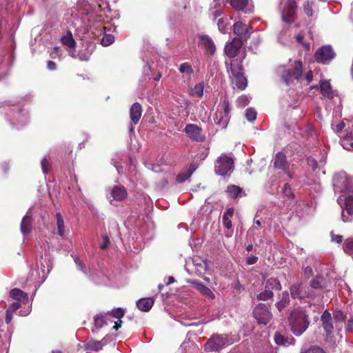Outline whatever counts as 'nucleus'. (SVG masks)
<instances>
[{
    "label": "nucleus",
    "instance_id": "f257e3e1",
    "mask_svg": "<svg viewBox=\"0 0 353 353\" xmlns=\"http://www.w3.org/2000/svg\"><path fill=\"white\" fill-rule=\"evenodd\" d=\"M292 332L296 336L301 335L310 324L308 314L305 309L298 307L292 310L289 316Z\"/></svg>",
    "mask_w": 353,
    "mask_h": 353
},
{
    "label": "nucleus",
    "instance_id": "f03ea898",
    "mask_svg": "<svg viewBox=\"0 0 353 353\" xmlns=\"http://www.w3.org/2000/svg\"><path fill=\"white\" fill-rule=\"evenodd\" d=\"M234 168L233 159L225 154H222L215 162V172L222 176L230 175Z\"/></svg>",
    "mask_w": 353,
    "mask_h": 353
},
{
    "label": "nucleus",
    "instance_id": "7ed1b4c3",
    "mask_svg": "<svg viewBox=\"0 0 353 353\" xmlns=\"http://www.w3.org/2000/svg\"><path fill=\"white\" fill-rule=\"evenodd\" d=\"M270 304L260 303L253 309L252 314L259 325H266L272 319Z\"/></svg>",
    "mask_w": 353,
    "mask_h": 353
},
{
    "label": "nucleus",
    "instance_id": "20e7f679",
    "mask_svg": "<svg viewBox=\"0 0 353 353\" xmlns=\"http://www.w3.org/2000/svg\"><path fill=\"white\" fill-rule=\"evenodd\" d=\"M303 74V64L301 61H295L292 69L284 70L281 74L282 81L289 85L294 79L300 80Z\"/></svg>",
    "mask_w": 353,
    "mask_h": 353
},
{
    "label": "nucleus",
    "instance_id": "39448f33",
    "mask_svg": "<svg viewBox=\"0 0 353 353\" xmlns=\"http://www.w3.org/2000/svg\"><path fill=\"white\" fill-rule=\"evenodd\" d=\"M228 337L219 334H213L204 345L206 352H218L228 343Z\"/></svg>",
    "mask_w": 353,
    "mask_h": 353
},
{
    "label": "nucleus",
    "instance_id": "423d86ee",
    "mask_svg": "<svg viewBox=\"0 0 353 353\" xmlns=\"http://www.w3.org/2000/svg\"><path fill=\"white\" fill-rule=\"evenodd\" d=\"M291 297L294 299H303L305 298H314L315 294L312 290H306L301 281L294 283L290 288Z\"/></svg>",
    "mask_w": 353,
    "mask_h": 353
},
{
    "label": "nucleus",
    "instance_id": "0eeeda50",
    "mask_svg": "<svg viewBox=\"0 0 353 353\" xmlns=\"http://www.w3.org/2000/svg\"><path fill=\"white\" fill-rule=\"evenodd\" d=\"M252 26L247 25L242 21H236L233 25V32L243 43L247 42L252 34Z\"/></svg>",
    "mask_w": 353,
    "mask_h": 353
},
{
    "label": "nucleus",
    "instance_id": "6e6552de",
    "mask_svg": "<svg viewBox=\"0 0 353 353\" xmlns=\"http://www.w3.org/2000/svg\"><path fill=\"white\" fill-rule=\"evenodd\" d=\"M183 132L192 141L204 142L206 139L205 135L203 134L202 128L196 124H187Z\"/></svg>",
    "mask_w": 353,
    "mask_h": 353
},
{
    "label": "nucleus",
    "instance_id": "1a4fd4ad",
    "mask_svg": "<svg viewBox=\"0 0 353 353\" xmlns=\"http://www.w3.org/2000/svg\"><path fill=\"white\" fill-rule=\"evenodd\" d=\"M335 53L330 46L319 48L314 54L315 61L319 63L325 64L332 60Z\"/></svg>",
    "mask_w": 353,
    "mask_h": 353
},
{
    "label": "nucleus",
    "instance_id": "9d476101",
    "mask_svg": "<svg viewBox=\"0 0 353 353\" xmlns=\"http://www.w3.org/2000/svg\"><path fill=\"white\" fill-rule=\"evenodd\" d=\"M198 46L204 50L208 55L212 56L216 52V46L212 39L207 34L199 35Z\"/></svg>",
    "mask_w": 353,
    "mask_h": 353
},
{
    "label": "nucleus",
    "instance_id": "9b49d317",
    "mask_svg": "<svg viewBox=\"0 0 353 353\" xmlns=\"http://www.w3.org/2000/svg\"><path fill=\"white\" fill-rule=\"evenodd\" d=\"M244 43L239 41V38H233L231 41L228 42L224 48L225 55L230 58L236 57L243 46Z\"/></svg>",
    "mask_w": 353,
    "mask_h": 353
},
{
    "label": "nucleus",
    "instance_id": "f8f14e48",
    "mask_svg": "<svg viewBox=\"0 0 353 353\" xmlns=\"http://www.w3.org/2000/svg\"><path fill=\"white\" fill-rule=\"evenodd\" d=\"M297 5L296 0H288L287 4L282 13V19L284 21L291 23L296 13Z\"/></svg>",
    "mask_w": 353,
    "mask_h": 353
},
{
    "label": "nucleus",
    "instance_id": "ddd939ff",
    "mask_svg": "<svg viewBox=\"0 0 353 353\" xmlns=\"http://www.w3.org/2000/svg\"><path fill=\"white\" fill-rule=\"evenodd\" d=\"M273 163L274 168L281 170L289 174V163L286 156L283 152H279L276 154Z\"/></svg>",
    "mask_w": 353,
    "mask_h": 353
},
{
    "label": "nucleus",
    "instance_id": "4468645a",
    "mask_svg": "<svg viewBox=\"0 0 353 353\" xmlns=\"http://www.w3.org/2000/svg\"><path fill=\"white\" fill-rule=\"evenodd\" d=\"M343 205L348 216L345 214L344 209L343 208L341 212L342 221L345 223L350 222L352 221V219L350 218V216H353V196L349 195L346 196L344 200Z\"/></svg>",
    "mask_w": 353,
    "mask_h": 353
},
{
    "label": "nucleus",
    "instance_id": "2eb2a0df",
    "mask_svg": "<svg viewBox=\"0 0 353 353\" xmlns=\"http://www.w3.org/2000/svg\"><path fill=\"white\" fill-rule=\"evenodd\" d=\"M319 90L323 97L328 99H333L335 94L329 81L322 79L319 81Z\"/></svg>",
    "mask_w": 353,
    "mask_h": 353
},
{
    "label": "nucleus",
    "instance_id": "dca6fc26",
    "mask_svg": "<svg viewBox=\"0 0 353 353\" xmlns=\"http://www.w3.org/2000/svg\"><path fill=\"white\" fill-rule=\"evenodd\" d=\"M312 290H323L327 286L326 279L321 274L316 275L310 282Z\"/></svg>",
    "mask_w": 353,
    "mask_h": 353
},
{
    "label": "nucleus",
    "instance_id": "f3484780",
    "mask_svg": "<svg viewBox=\"0 0 353 353\" xmlns=\"http://www.w3.org/2000/svg\"><path fill=\"white\" fill-rule=\"evenodd\" d=\"M322 326L327 335L333 332L334 327L332 325V320L331 314L327 310L324 311L321 316Z\"/></svg>",
    "mask_w": 353,
    "mask_h": 353
},
{
    "label": "nucleus",
    "instance_id": "a211bd4d",
    "mask_svg": "<svg viewBox=\"0 0 353 353\" xmlns=\"http://www.w3.org/2000/svg\"><path fill=\"white\" fill-rule=\"evenodd\" d=\"M142 114L141 105L136 102L133 103L130 109V117L131 121L134 124H137L141 119Z\"/></svg>",
    "mask_w": 353,
    "mask_h": 353
},
{
    "label": "nucleus",
    "instance_id": "6ab92c4d",
    "mask_svg": "<svg viewBox=\"0 0 353 353\" xmlns=\"http://www.w3.org/2000/svg\"><path fill=\"white\" fill-rule=\"evenodd\" d=\"M197 169L196 163H191L189 167L184 171L181 172L176 177V182L181 183L188 180Z\"/></svg>",
    "mask_w": 353,
    "mask_h": 353
},
{
    "label": "nucleus",
    "instance_id": "aec40b11",
    "mask_svg": "<svg viewBox=\"0 0 353 353\" xmlns=\"http://www.w3.org/2000/svg\"><path fill=\"white\" fill-rule=\"evenodd\" d=\"M110 194L114 200L121 201L127 197L128 194L123 186L115 185L112 188Z\"/></svg>",
    "mask_w": 353,
    "mask_h": 353
},
{
    "label": "nucleus",
    "instance_id": "412c9836",
    "mask_svg": "<svg viewBox=\"0 0 353 353\" xmlns=\"http://www.w3.org/2000/svg\"><path fill=\"white\" fill-rule=\"evenodd\" d=\"M230 119V116L223 114V112L219 110H217L214 117L215 123L218 125L221 129L226 128Z\"/></svg>",
    "mask_w": 353,
    "mask_h": 353
},
{
    "label": "nucleus",
    "instance_id": "4be33fe9",
    "mask_svg": "<svg viewBox=\"0 0 353 353\" xmlns=\"http://www.w3.org/2000/svg\"><path fill=\"white\" fill-rule=\"evenodd\" d=\"M32 216L29 214V212H27L23 216L20 225V230L23 234L27 235L32 232Z\"/></svg>",
    "mask_w": 353,
    "mask_h": 353
},
{
    "label": "nucleus",
    "instance_id": "5701e85b",
    "mask_svg": "<svg viewBox=\"0 0 353 353\" xmlns=\"http://www.w3.org/2000/svg\"><path fill=\"white\" fill-rule=\"evenodd\" d=\"M230 72L232 77L241 74H244V68L242 61L239 59H233L230 61Z\"/></svg>",
    "mask_w": 353,
    "mask_h": 353
},
{
    "label": "nucleus",
    "instance_id": "b1692460",
    "mask_svg": "<svg viewBox=\"0 0 353 353\" xmlns=\"http://www.w3.org/2000/svg\"><path fill=\"white\" fill-rule=\"evenodd\" d=\"M10 296L12 299L23 303L27 302L28 299L27 293L19 288H14L11 290L10 292Z\"/></svg>",
    "mask_w": 353,
    "mask_h": 353
},
{
    "label": "nucleus",
    "instance_id": "393cba45",
    "mask_svg": "<svg viewBox=\"0 0 353 353\" xmlns=\"http://www.w3.org/2000/svg\"><path fill=\"white\" fill-rule=\"evenodd\" d=\"M154 304V300L152 298H143L139 299L137 302V307L143 312H148Z\"/></svg>",
    "mask_w": 353,
    "mask_h": 353
},
{
    "label": "nucleus",
    "instance_id": "a878e982",
    "mask_svg": "<svg viewBox=\"0 0 353 353\" xmlns=\"http://www.w3.org/2000/svg\"><path fill=\"white\" fill-rule=\"evenodd\" d=\"M192 283L195 285L196 289L203 295H204L211 299H213L214 298V294L211 291V290L209 288H208L207 286H205V285H203L201 282L192 281Z\"/></svg>",
    "mask_w": 353,
    "mask_h": 353
},
{
    "label": "nucleus",
    "instance_id": "bb28decb",
    "mask_svg": "<svg viewBox=\"0 0 353 353\" xmlns=\"http://www.w3.org/2000/svg\"><path fill=\"white\" fill-rule=\"evenodd\" d=\"M265 288L272 292L273 290L280 291L282 289V285L278 279L270 277L266 281Z\"/></svg>",
    "mask_w": 353,
    "mask_h": 353
},
{
    "label": "nucleus",
    "instance_id": "cd10ccee",
    "mask_svg": "<svg viewBox=\"0 0 353 353\" xmlns=\"http://www.w3.org/2000/svg\"><path fill=\"white\" fill-rule=\"evenodd\" d=\"M233 83L241 90H243L248 85V80L244 74L233 76Z\"/></svg>",
    "mask_w": 353,
    "mask_h": 353
},
{
    "label": "nucleus",
    "instance_id": "c85d7f7f",
    "mask_svg": "<svg viewBox=\"0 0 353 353\" xmlns=\"http://www.w3.org/2000/svg\"><path fill=\"white\" fill-rule=\"evenodd\" d=\"M290 303L289 293L287 291H284L281 294V298L279 301L275 303V307L279 312H281L285 307H286Z\"/></svg>",
    "mask_w": 353,
    "mask_h": 353
},
{
    "label": "nucleus",
    "instance_id": "c756f323",
    "mask_svg": "<svg viewBox=\"0 0 353 353\" xmlns=\"http://www.w3.org/2000/svg\"><path fill=\"white\" fill-rule=\"evenodd\" d=\"M242 188L236 185H230L227 187L226 193L232 199H236L242 193Z\"/></svg>",
    "mask_w": 353,
    "mask_h": 353
},
{
    "label": "nucleus",
    "instance_id": "7c9ffc66",
    "mask_svg": "<svg viewBox=\"0 0 353 353\" xmlns=\"http://www.w3.org/2000/svg\"><path fill=\"white\" fill-rule=\"evenodd\" d=\"M84 347L85 350L90 351H99L103 348L102 343L100 341L92 339L85 343Z\"/></svg>",
    "mask_w": 353,
    "mask_h": 353
},
{
    "label": "nucleus",
    "instance_id": "2f4dec72",
    "mask_svg": "<svg viewBox=\"0 0 353 353\" xmlns=\"http://www.w3.org/2000/svg\"><path fill=\"white\" fill-rule=\"evenodd\" d=\"M234 209L233 208H228L223 215V224L227 229H231L232 226L230 217L234 216Z\"/></svg>",
    "mask_w": 353,
    "mask_h": 353
},
{
    "label": "nucleus",
    "instance_id": "473e14b6",
    "mask_svg": "<svg viewBox=\"0 0 353 353\" xmlns=\"http://www.w3.org/2000/svg\"><path fill=\"white\" fill-rule=\"evenodd\" d=\"M274 342L279 345H288L290 344V338L276 332L274 336Z\"/></svg>",
    "mask_w": 353,
    "mask_h": 353
},
{
    "label": "nucleus",
    "instance_id": "72a5a7b5",
    "mask_svg": "<svg viewBox=\"0 0 353 353\" xmlns=\"http://www.w3.org/2000/svg\"><path fill=\"white\" fill-rule=\"evenodd\" d=\"M61 42L69 48H73L76 46V41H74L70 31H68L67 34L61 38Z\"/></svg>",
    "mask_w": 353,
    "mask_h": 353
},
{
    "label": "nucleus",
    "instance_id": "f704fd0d",
    "mask_svg": "<svg viewBox=\"0 0 353 353\" xmlns=\"http://www.w3.org/2000/svg\"><path fill=\"white\" fill-rule=\"evenodd\" d=\"M249 0H228L230 6L236 10H243L248 4Z\"/></svg>",
    "mask_w": 353,
    "mask_h": 353
},
{
    "label": "nucleus",
    "instance_id": "c9c22d12",
    "mask_svg": "<svg viewBox=\"0 0 353 353\" xmlns=\"http://www.w3.org/2000/svg\"><path fill=\"white\" fill-rule=\"evenodd\" d=\"M57 219V226L58 230V234L62 238L65 237V228H64V221L62 217V215L60 212H57L56 214Z\"/></svg>",
    "mask_w": 353,
    "mask_h": 353
},
{
    "label": "nucleus",
    "instance_id": "e433bc0d",
    "mask_svg": "<svg viewBox=\"0 0 353 353\" xmlns=\"http://www.w3.org/2000/svg\"><path fill=\"white\" fill-rule=\"evenodd\" d=\"M273 296V292L265 288V290L263 292H260L256 295V299L257 301H265L272 299Z\"/></svg>",
    "mask_w": 353,
    "mask_h": 353
},
{
    "label": "nucleus",
    "instance_id": "4c0bfd02",
    "mask_svg": "<svg viewBox=\"0 0 353 353\" xmlns=\"http://www.w3.org/2000/svg\"><path fill=\"white\" fill-rule=\"evenodd\" d=\"M108 314L103 313L99 315H97L94 317V326L97 328H101L104 325H107L106 317Z\"/></svg>",
    "mask_w": 353,
    "mask_h": 353
},
{
    "label": "nucleus",
    "instance_id": "58836bf2",
    "mask_svg": "<svg viewBox=\"0 0 353 353\" xmlns=\"http://www.w3.org/2000/svg\"><path fill=\"white\" fill-rule=\"evenodd\" d=\"M343 251L349 254H353V239H347L343 244Z\"/></svg>",
    "mask_w": 353,
    "mask_h": 353
},
{
    "label": "nucleus",
    "instance_id": "ea45409f",
    "mask_svg": "<svg viewBox=\"0 0 353 353\" xmlns=\"http://www.w3.org/2000/svg\"><path fill=\"white\" fill-rule=\"evenodd\" d=\"M250 103L248 97L245 95H241L237 98L236 101V107L239 108H243L248 105Z\"/></svg>",
    "mask_w": 353,
    "mask_h": 353
},
{
    "label": "nucleus",
    "instance_id": "a19ab883",
    "mask_svg": "<svg viewBox=\"0 0 353 353\" xmlns=\"http://www.w3.org/2000/svg\"><path fill=\"white\" fill-rule=\"evenodd\" d=\"M110 314L114 319H121L125 315V310L121 307L114 308L110 311Z\"/></svg>",
    "mask_w": 353,
    "mask_h": 353
},
{
    "label": "nucleus",
    "instance_id": "79ce46f5",
    "mask_svg": "<svg viewBox=\"0 0 353 353\" xmlns=\"http://www.w3.org/2000/svg\"><path fill=\"white\" fill-rule=\"evenodd\" d=\"M231 110H232V108H231V105L229 102V100L227 98L224 99V100L223 101V102L221 103V109L220 111L222 112L223 114L230 116V114L231 112Z\"/></svg>",
    "mask_w": 353,
    "mask_h": 353
},
{
    "label": "nucleus",
    "instance_id": "37998d69",
    "mask_svg": "<svg viewBox=\"0 0 353 353\" xmlns=\"http://www.w3.org/2000/svg\"><path fill=\"white\" fill-rule=\"evenodd\" d=\"M203 88L204 85L203 83H196L194 88L192 90V94L193 95H196L199 97H201L203 94Z\"/></svg>",
    "mask_w": 353,
    "mask_h": 353
},
{
    "label": "nucleus",
    "instance_id": "c03bdc74",
    "mask_svg": "<svg viewBox=\"0 0 353 353\" xmlns=\"http://www.w3.org/2000/svg\"><path fill=\"white\" fill-rule=\"evenodd\" d=\"M179 70L181 73H186L188 74H191L194 72L192 65L188 62L181 64Z\"/></svg>",
    "mask_w": 353,
    "mask_h": 353
},
{
    "label": "nucleus",
    "instance_id": "a18cd8bd",
    "mask_svg": "<svg viewBox=\"0 0 353 353\" xmlns=\"http://www.w3.org/2000/svg\"><path fill=\"white\" fill-rule=\"evenodd\" d=\"M114 41V37L110 34H104L101 39V45L103 46H108L111 45Z\"/></svg>",
    "mask_w": 353,
    "mask_h": 353
},
{
    "label": "nucleus",
    "instance_id": "49530a36",
    "mask_svg": "<svg viewBox=\"0 0 353 353\" xmlns=\"http://www.w3.org/2000/svg\"><path fill=\"white\" fill-rule=\"evenodd\" d=\"M296 41L302 45L305 49L309 50L310 49V43L304 41V35L302 33H299L296 36Z\"/></svg>",
    "mask_w": 353,
    "mask_h": 353
},
{
    "label": "nucleus",
    "instance_id": "de8ad7c7",
    "mask_svg": "<svg viewBox=\"0 0 353 353\" xmlns=\"http://www.w3.org/2000/svg\"><path fill=\"white\" fill-rule=\"evenodd\" d=\"M245 117L249 121H253L256 118V112L252 108H248L245 110Z\"/></svg>",
    "mask_w": 353,
    "mask_h": 353
},
{
    "label": "nucleus",
    "instance_id": "09e8293b",
    "mask_svg": "<svg viewBox=\"0 0 353 353\" xmlns=\"http://www.w3.org/2000/svg\"><path fill=\"white\" fill-rule=\"evenodd\" d=\"M346 318V315L341 310H336L334 312V319L336 322H343Z\"/></svg>",
    "mask_w": 353,
    "mask_h": 353
},
{
    "label": "nucleus",
    "instance_id": "8fccbe9b",
    "mask_svg": "<svg viewBox=\"0 0 353 353\" xmlns=\"http://www.w3.org/2000/svg\"><path fill=\"white\" fill-rule=\"evenodd\" d=\"M303 9L305 14L308 17L312 16V3L307 1L303 4Z\"/></svg>",
    "mask_w": 353,
    "mask_h": 353
},
{
    "label": "nucleus",
    "instance_id": "3c124183",
    "mask_svg": "<svg viewBox=\"0 0 353 353\" xmlns=\"http://www.w3.org/2000/svg\"><path fill=\"white\" fill-rule=\"evenodd\" d=\"M283 193L285 194V196L288 198H294V195L293 192H292L291 187L288 183H285L283 185V188L282 189Z\"/></svg>",
    "mask_w": 353,
    "mask_h": 353
},
{
    "label": "nucleus",
    "instance_id": "603ef678",
    "mask_svg": "<svg viewBox=\"0 0 353 353\" xmlns=\"http://www.w3.org/2000/svg\"><path fill=\"white\" fill-rule=\"evenodd\" d=\"M102 239L103 240V243L101 245L100 248L101 250H105L110 245V238L106 234H105L102 235Z\"/></svg>",
    "mask_w": 353,
    "mask_h": 353
},
{
    "label": "nucleus",
    "instance_id": "864d4df0",
    "mask_svg": "<svg viewBox=\"0 0 353 353\" xmlns=\"http://www.w3.org/2000/svg\"><path fill=\"white\" fill-rule=\"evenodd\" d=\"M41 164L43 174H48L49 171V163L48 161V159L46 158H43L41 160Z\"/></svg>",
    "mask_w": 353,
    "mask_h": 353
},
{
    "label": "nucleus",
    "instance_id": "5fc2aeb1",
    "mask_svg": "<svg viewBox=\"0 0 353 353\" xmlns=\"http://www.w3.org/2000/svg\"><path fill=\"white\" fill-rule=\"evenodd\" d=\"M74 262L77 265V268L81 272L86 273V268L83 263L80 260L79 258L77 257L74 259Z\"/></svg>",
    "mask_w": 353,
    "mask_h": 353
},
{
    "label": "nucleus",
    "instance_id": "6e6d98bb",
    "mask_svg": "<svg viewBox=\"0 0 353 353\" xmlns=\"http://www.w3.org/2000/svg\"><path fill=\"white\" fill-rule=\"evenodd\" d=\"M302 353H325L323 349L319 347H311L310 348L306 350Z\"/></svg>",
    "mask_w": 353,
    "mask_h": 353
},
{
    "label": "nucleus",
    "instance_id": "4d7b16f0",
    "mask_svg": "<svg viewBox=\"0 0 353 353\" xmlns=\"http://www.w3.org/2000/svg\"><path fill=\"white\" fill-rule=\"evenodd\" d=\"M21 307V302L17 301V302L12 303L11 305H10L7 310L14 313L16 310L19 309Z\"/></svg>",
    "mask_w": 353,
    "mask_h": 353
},
{
    "label": "nucleus",
    "instance_id": "13d9d810",
    "mask_svg": "<svg viewBox=\"0 0 353 353\" xmlns=\"http://www.w3.org/2000/svg\"><path fill=\"white\" fill-rule=\"evenodd\" d=\"M258 259H259L258 256L251 255L246 258V263L250 265H254L258 261Z\"/></svg>",
    "mask_w": 353,
    "mask_h": 353
},
{
    "label": "nucleus",
    "instance_id": "bf43d9fd",
    "mask_svg": "<svg viewBox=\"0 0 353 353\" xmlns=\"http://www.w3.org/2000/svg\"><path fill=\"white\" fill-rule=\"evenodd\" d=\"M345 329L347 332L353 333V316L347 320Z\"/></svg>",
    "mask_w": 353,
    "mask_h": 353
},
{
    "label": "nucleus",
    "instance_id": "052dcab7",
    "mask_svg": "<svg viewBox=\"0 0 353 353\" xmlns=\"http://www.w3.org/2000/svg\"><path fill=\"white\" fill-rule=\"evenodd\" d=\"M60 51L61 50L59 47H54L50 55L52 59H56L57 57L60 56Z\"/></svg>",
    "mask_w": 353,
    "mask_h": 353
},
{
    "label": "nucleus",
    "instance_id": "680f3d73",
    "mask_svg": "<svg viewBox=\"0 0 353 353\" xmlns=\"http://www.w3.org/2000/svg\"><path fill=\"white\" fill-rule=\"evenodd\" d=\"M313 275V270L310 266H307L304 269V276L306 279H309Z\"/></svg>",
    "mask_w": 353,
    "mask_h": 353
},
{
    "label": "nucleus",
    "instance_id": "e2e57ef3",
    "mask_svg": "<svg viewBox=\"0 0 353 353\" xmlns=\"http://www.w3.org/2000/svg\"><path fill=\"white\" fill-rule=\"evenodd\" d=\"M331 236H332V241H336L338 243H341L343 241V236L339 235V234H334L333 232H331Z\"/></svg>",
    "mask_w": 353,
    "mask_h": 353
},
{
    "label": "nucleus",
    "instance_id": "0e129e2a",
    "mask_svg": "<svg viewBox=\"0 0 353 353\" xmlns=\"http://www.w3.org/2000/svg\"><path fill=\"white\" fill-rule=\"evenodd\" d=\"M345 126V124L344 123V122L343 121H341L340 123H339L338 124L336 125L334 130L337 133H340V132H341L343 131V130L344 129Z\"/></svg>",
    "mask_w": 353,
    "mask_h": 353
},
{
    "label": "nucleus",
    "instance_id": "69168bd1",
    "mask_svg": "<svg viewBox=\"0 0 353 353\" xmlns=\"http://www.w3.org/2000/svg\"><path fill=\"white\" fill-rule=\"evenodd\" d=\"M225 19L223 18L219 19L217 23L219 29L223 32L225 31Z\"/></svg>",
    "mask_w": 353,
    "mask_h": 353
},
{
    "label": "nucleus",
    "instance_id": "338daca9",
    "mask_svg": "<svg viewBox=\"0 0 353 353\" xmlns=\"http://www.w3.org/2000/svg\"><path fill=\"white\" fill-rule=\"evenodd\" d=\"M346 134L342 140L347 141H352L353 139V134L351 131L345 130Z\"/></svg>",
    "mask_w": 353,
    "mask_h": 353
},
{
    "label": "nucleus",
    "instance_id": "774afa93",
    "mask_svg": "<svg viewBox=\"0 0 353 353\" xmlns=\"http://www.w3.org/2000/svg\"><path fill=\"white\" fill-rule=\"evenodd\" d=\"M12 314H13V312H10L8 310H6V319H5V321H6V324H9L12 321Z\"/></svg>",
    "mask_w": 353,
    "mask_h": 353
}]
</instances>
